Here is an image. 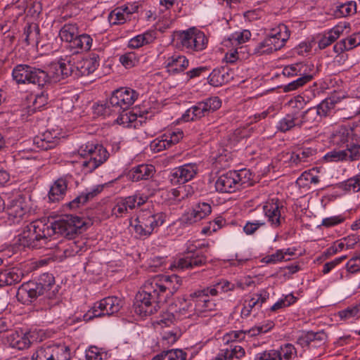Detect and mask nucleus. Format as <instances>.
<instances>
[{"label": "nucleus", "mask_w": 360, "mask_h": 360, "mask_svg": "<svg viewBox=\"0 0 360 360\" xmlns=\"http://www.w3.org/2000/svg\"><path fill=\"white\" fill-rule=\"evenodd\" d=\"M7 340L9 345L11 347L18 349L19 350L28 348L31 344L27 334H20L18 332H13L11 333L8 336Z\"/></svg>", "instance_id": "obj_28"}, {"label": "nucleus", "mask_w": 360, "mask_h": 360, "mask_svg": "<svg viewBox=\"0 0 360 360\" xmlns=\"http://www.w3.org/2000/svg\"><path fill=\"white\" fill-rule=\"evenodd\" d=\"M236 174L240 179V181H238V184L240 187V188H245L247 186L252 185V183L250 182L251 180V174L248 170L243 169L239 172H236Z\"/></svg>", "instance_id": "obj_50"}, {"label": "nucleus", "mask_w": 360, "mask_h": 360, "mask_svg": "<svg viewBox=\"0 0 360 360\" xmlns=\"http://www.w3.org/2000/svg\"><path fill=\"white\" fill-rule=\"evenodd\" d=\"M316 169L313 168L308 172H304L297 179L296 184L300 187L308 186L310 181V178L312 172H316Z\"/></svg>", "instance_id": "obj_59"}, {"label": "nucleus", "mask_w": 360, "mask_h": 360, "mask_svg": "<svg viewBox=\"0 0 360 360\" xmlns=\"http://www.w3.org/2000/svg\"><path fill=\"white\" fill-rule=\"evenodd\" d=\"M103 353L96 346L89 347L85 352L86 360H103Z\"/></svg>", "instance_id": "obj_49"}, {"label": "nucleus", "mask_w": 360, "mask_h": 360, "mask_svg": "<svg viewBox=\"0 0 360 360\" xmlns=\"http://www.w3.org/2000/svg\"><path fill=\"white\" fill-rule=\"evenodd\" d=\"M82 156H88V160L82 162L83 169L86 172H92L100 165L103 164L108 158L109 153L107 150L100 144L88 143L82 145L79 150Z\"/></svg>", "instance_id": "obj_6"}, {"label": "nucleus", "mask_w": 360, "mask_h": 360, "mask_svg": "<svg viewBox=\"0 0 360 360\" xmlns=\"http://www.w3.org/2000/svg\"><path fill=\"white\" fill-rule=\"evenodd\" d=\"M186 353L181 349L163 351L154 356L152 360H186Z\"/></svg>", "instance_id": "obj_35"}, {"label": "nucleus", "mask_w": 360, "mask_h": 360, "mask_svg": "<svg viewBox=\"0 0 360 360\" xmlns=\"http://www.w3.org/2000/svg\"><path fill=\"white\" fill-rule=\"evenodd\" d=\"M173 279L177 276H158L147 280L135 297L134 311L141 316L153 314L160 309V304L166 301L172 292L170 290Z\"/></svg>", "instance_id": "obj_1"}, {"label": "nucleus", "mask_w": 360, "mask_h": 360, "mask_svg": "<svg viewBox=\"0 0 360 360\" xmlns=\"http://www.w3.org/2000/svg\"><path fill=\"white\" fill-rule=\"evenodd\" d=\"M356 4L352 1H348L338 6L334 11V15L336 18H343L356 13Z\"/></svg>", "instance_id": "obj_39"}, {"label": "nucleus", "mask_w": 360, "mask_h": 360, "mask_svg": "<svg viewBox=\"0 0 360 360\" xmlns=\"http://www.w3.org/2000/svg\"><path fill=\"white\" fill-rule=\"evenodd\" d=\"M164 137L168 140L169 146L177 143L183 138V131H177L164 134Z\"/></svg>", "instance_id": "obj_57"}, {"label": "nucleus", "mask_w": 360, "mask_h": 360, "mask_svg": "<svg viewBox=\"0 0 360 360\" xmlns=\"http://www.w3.org/2000/svg\"><path fill=\"white\" fill-rule=\"evenodd\" d=\"M360 311L359 306H355L352 307H348L345 310L340 311L339 312L340 318L342 319H349L352 317H354L356 316Z\"/></svg>", "instance_id": "obj_61"}, {"label": "nucleus", "mask_w": 360, "mask_h": 360, "mask_svg": "<svg viewBox=\"0 0 360 360\" xmlns=\"http://www.w3.org/2000/svg\"><path fill=\"white\" fill-rule=\"evenodd\" d=\"M24 34H25V41L27 44H38L39 41L40 30L37 24H28L25 27Z\"/></svg>", "instance_id": "obj_36"}, {"label": "nucleus", "mask_w": 360, "mask_h": 360, "mask_svg": "<svg viewBox=\"0 0 360 360\" xmlns=\"http://www.w3.org/2000/svg\"><path fill=\"white\" fill-rule=\"evenodd\" d=\"M304 66L305 65H304L302 63H297L288 65L284 68L283 73L284 75L287 76H294L297 75H301L302 68H304Z\"/></svg>", "instance_id": "obj_51"}, {"label": "nucleus", "mask_w": 360, "mask_h": 360, "mask_svg": "<svg viewBox=\"0 0 360 360\" xmlns=\"http://www.w3.org/2000/svg\"><path fill=\"white\" fill-rule=\"evenodd\" d=\"M281 360H290L296 356V349L291 344H286L277 350Z\"/></svg>", "instance_id": "obj_43"}, {"label": "nucleus", "mask_w": 360, "mask_h": 360, "mask_svg": "<svg viewBox=\"0 0 360 360\" xmlns=\"http://www.w3.org/2000/svg\"><path fill=\"white\" fill-rule=\"evenodd\" d=\"M278 129L282 132H286L295 127L300 128L297 110H294L283 117L278 124Z\"/></svg>", "instance_id": "obj_29"}, {"label": "nucleus", "mask_w": 360, "mask_h": 360, "mask_svg": "<svg viewBox=\"0 0 360 360\" xmlns=\"http://www.w3.org/2000/svg\"><path fill=\"white\" fill-rule=\"evenodd\" d=\"M70 350L64 344H45L36 352L34 360H70Z\"/></svg>", "instance_id": "obj_8"}, {"label": "nucleus", "mask_w": 360, "mask_h": 360, "mask_svg": "<svg viewBox=\"0 0 360 360\" xmlns=\"http://www.w3.org/2000/svg\"><path fill=\"white\" fill-rule=\"evenodd\" d=\"M79 34V29L76 23L65 24L59 32V36L62 41H65L71 44L72 41Z\"/></svg>", "instance_id": "obj_34"}, {"label": "nucleus", "mask_w": 360, "mask_h": 360, "mask_svg": "<svg viewBox=\"0 0 360 360\" xmlns=\"http://www.w3.org/2000/svg\"><path fill=\"white\" fill-rule=\"evenodd\" d=\"M12 77L17 84H32L44 88L51 82V77L44 70L26 64L16 65L12 71Z\"/></svg>", "instance_id": "obj_4"}, {"label": "nucleus", "mask_w": 360, "mask_h": 360, "mask_svg": "<svg viewBox=\"0 0 360 360\" xmlns=\"http://www.w3.org/2000/svg\"><path fill=\"white\" fill-rule=\"evenodd\" d=\"M19 241L22 245L30 248H51L48 246V242L46 241V239L37 236L27 226L19 235Z\"/></svg>", "instance_id": "obj_17"}, {"label": "nucleus", "mask_w": 360, "mask_h": 360, "mask_svg": "<svg viewBox=\"0 0 360 360\" xmlns=\"http://www.w3.org/2000/svg\"><path fill=\"white\" fill-rule=\"evenodd\" d=\"M98 65V56L95 53L89 58L75 62V78L89 75L97 69Z\"/></svg>", "instance_id": "obj_16"}, {"label": "nucleus", "mask_w": 360, "mask_h": 360, "mask_svg": "<svg viewBox=\"0 0 360 360\" xmlns=\"http://www.w3.org/2000/svg\"><path fill=\"white\" fill-rule=\"evenodd\" d=\"M179 41L184 48L194 51L204 50L207 44L205 34L195 27L181 32Z\"/></svg>", "instance_id": "obj_9"}, {"label": "nucleus", "mask_w": 360, "mask_h": 360, "mask_svg": "<svg viewBox=\"0 0 360 360\" xmlns=\"http://www.w3.org/2000/svg\"><path fill=\"white\" fill-rule=\"evenodd\" d=\"M116 115H118L115 122L120 125H128L129 123H131L136 120V115L132 113L131 111L128 110H122L120 112H117Z\"/></svg>", "instance_id": "obj_41"}, {"label": "nucleus", "mask_w": 360, "mask_h": 360, "mask_svg": "<svg viewBox=\"0 0 360 360\" xmlns=\"http://www.w3.org/2000/svg\"><path fill=\"white\" fill-rule=\"evenodd\" d=\"M236 171H229L221 174L215 182V188L221 193H233L240 188L238 181L240 179Z\"/></svg>", "instance_id": "obj_14"}, {"label": "nucleus", "mask_w": 360, "mask_h": 360, "mask_svg": "<svg viewBox=\"0 0 360 360\" xmlns=\"http://www.w3.org/2000/svg\"><path fill=\"white\" fill-rule=\"evenodd\" d=\"M67 190V182L63 179L56 180L51 187L49 198L52 202H58L62 200Z\"/></svg>", "instance_id": "obj_31"}, {"label": "nucleus", "mask_w": 360, "mask_h": 360, "mask_svg": "<svg viewBox=\"0 0 360 360\" xmlns=\"http://www.w3.org/2000/svg\"><path fill=\"white\" fill-rule=\"evenodd\" d=\"M345 188L347 191L358 192L360 191V175L348 179L345 183Z\"/></svg>", "instance_id": "obj_55"}, {"label": "nucleus", "mask_w": 360, "mask_h": 360, "mask_svg": "<svg viewBox=\"0 0 360 360\" xmlns=\"http://www.w3.org/2000/svg\"><path fill=\"white\" fill-rule=\"evenodd\" d=\"M212 212V207L210 203L202 202L198 203L192 210L188 212L183 216V221L187 224L197 222L207 216Z\"/></svg>", "instance_id": "obj_18"}, {"label": "nucleus", "mask_w": 360, "mask_h": 360, "mask_svg": "<svg viewBox=\"0 0 360 360\" xmlns=\"http://www.w3.org/2000/svg\"><path fill=\"white\" fill-rule=\"evenodd\" d=\"M198 166L195 163L185 164L173 169L170 173V181L173 184H184L196 175Z\"/></svg>", "instance_id": "obj_13"}, {"label": "nucleus", "mask_w": 360, "mask_h": 360, "mask_svg": "<svg viewBox=\"0 0 360 360\" xmlns=\"http://www.w3.org/2000/svg\"><path fill=\"white\" fill-rule=\"evenodd\" d=\"M75 62H72L70 59H61L58 65L56 67V70L60 71V76L58 75L56 72V81H60L69 76H72L75 78Z\"/></svg>", "instance_id": "obj_32"}, {"label": "nucleus", "mask_w": 360, "mask_h": 360, "mask_svg": "<svg viewBox=\"0 0 360 360\" xmlns=\"http://www.w3.org/2000/svg\"><path fill=\"white\" fill-rule=\"evenodd\" d=\"M313 77L311 75H304L296 80H294L287 85H285L283 88L285 92H288L291 91H294L297 88L302 86L307 82H310L312 79Z\"/></svg>", "instance_id": "obj_42"}, {"label": "nucleus", "mask_w": 360, "mask_h": 360, "mask_svg": "<svg viewBox=\"0 0 360 360\" xmlns=\"http://www.w3.org/2000/svg\"><path fill=\"white\" fill-rule=\"evenodd\" d=\"M84 225L83 219L77 216L67 214L48 224L42 220H36L27 225L29 229L38 237L46 239L55 233L71 238Z\"/></svg>", "instance_id": "obj_2"}, {"label": "nucleus", "mask_w": 360, "mask_h": 360, "mask_svg": "<svg viewBox=\"0 0 360 360\" xmlns=\"http://www.w3.org/2000/svg\"><path fill=\"white\" fill-rule=\"evenodd\" d=\"M278 31L271 34L266 38V44L269 46V50H274L276 51L281 49L284 45L285 41L290 37V33L287 27L281 25L278 27Z\"/></svg>", "instance_id": "obj_19"}, {"label": "nucleus", "mask_w": 360, "mask_h": 360, "mask_svg": "<svg viewBox=\"0 0 360 360\" xmlns=\"http://www.w3.org/2000/svg\"><path fill=\"white\" fill-rule=\"evenodd\" d=\"M138 94L129 88H121L113 91L109 101L94 106V113L98 116L110 117L122 110H128L134 104Z\"/></svg>", "instance_id": "obj_3"}, {"label": "nucleus", "mask_w": 360, "mask_h": 360, "mask_svg": "<svg viewBox=\"0 0 360 360\" xmlns=\"http://www.w3.org/2000/svg\"><path fill=\"white\" fill-rule=\"evenodd\" d=\"M309 333L310 335L312 336L311 338L313 342V347H319L325 343L327 335L323 330L316 333L309 331Z\"/></svg>", "instance_id": "obj_52"}, {"label": "nucleus", "mask_w": 360, "mask_h": 360, "mask_svg": "<svg viewBox=\"0 0 360 360\" xmlns=\"http://www.w3.org/2000/svg\"><path fill=\"white\" fill-rule=\"evenodd\" d=\"M28 212L29 207L23 198L12 200L6 208L8 221L10 224H19Z\"/></svg>", "instance_id": "obj_12"}, {"label": "nucleus", "mask_w": 360, "mask_h": 360, "mask_svg": "<svg viewBox=\"0 0 360 360\" xmlns=\"http://www.w3.org/2000/svg\"><path fill=\"white\" fill-rule=\"evenodd\" d=\"M250 51H251L252 54L258 56L269 54L274 52V50H269V46H267V44H266V38Z\"/></svg>", "instance_id": "obj_54"}, {"label": "nucleus", "mask_w": 360, "mask_h": 360, "mask_svg": "<svg viewBox=\"0 0 360 360\" xmlns=\"http://www.w3.org/2000/svg\"><path fill=\"white\" fill-rule=\"evenodd\" d=\"M233 288V285L227 281H221L216 283L213 285L203 289L205 292L210 293L212 296H216L219 292H224L229 290H231Z\"/></svg>", "instance_id": "obj_38"}, {"label": "nucleus", "mask_w": 360, "mask_h": 360, "mask_svg": "<svg viewBox=\"0 0 360 360\" xmlns=\"http://www.w3.org/2000/svg\"><path fill=\"white\" fill-rule=\"evenodd\" d=\"M45 292H46L44 290V287L41 283H38L37 281H30L23 283L18 288L16 298L20 302L27 304Z\"/></svg>", "instance_id": "obj_10"}, {"label": "nucleus", "mask_w": 360, "mask_h": 360, "mask_svg": "<svg viewBox=\"0 0 360 360\" xmlns=\"http://www.w3.org/2000/svg\"><path fill=\"white\" fill-rule=\"evenodd\" d=\"M165 219L166 214L164 212L142 211L134 221L135 233L139 238H148L156 229L165 223Z\"/></svg>", "instance_id": "obj_5"}, {"label": "nucleus", "mask_w": 360, "mask_h": 360, "mask_svg": "<svg viewBox=\"0 0 360 360\" xmlns=\"http://www.w3.org/2000/svg\"><path fill=\"white\" fill-rule=\"evenodd\" d=\"M229 346L231 352L230 354H232V359L233 358L239 359L245 355V349L241 346L234 345V342H231Z\"/></svg>", "instance_id": "obj_64"}, {"label": "nucleus", "mask_w": 360, "mask_h": 360, "mask_svg": "<svg viewBox=\"0 0 360 360\" xmlns=\"http://www.w3.org/2000/svg\"><path fill=\"white\" fill-rule=\"evenodd\" d=\"M169 148L168 140L164 137V134L160 138L154 139L150 144V148L155 153L160 152Z\"/></svg>", "instance_id": "obj_44"}, {"label": "nucleus", "mask_w": 360, "mask_h": 360, "mask_svg": "<svg viewBox=\"0 0 360 360\" xmlns=\"http://www.w3.org/2000/svg\"><path fill=\"white\" fill-rule=\"evenodd\" d=\"M155 39V32L147 31L142 34H139L129 41L128 46L131 49H138L145 44H150Z\"/></svg>", "instance_id": "obj_33"}, {"label": "nucleus", "mask_w": 360, "mask_h": 360, "mask_svg": "<svg viewBox=\"0 0 360 360\" xmlns=\"http://www.w3.org/2000/svg\"><path fill=\"white\" fill-rule=\"evenodd\" d=\"M146 201V197L137 195H131L124 198L117 199L112 209V215L116 217H122L124 214L129 213L130 210H134L136 207L144 204Z\"/></svg>", "instance_id": "obj_11"}, {"label": "nucleus", "mask_w": 360, "mask_h": 360, "mask_svg": "<svg viewBox=\"0 0 360 360\" xmlns=\"http://www.w3.org/2000/svg\"><path fill=\"white\" fill-rule=\"evenodd\" d=\"M113 24H122L126 21L127 16L122 8H116L110 14Z\"/></svg>", "instance_id": "obj_53"}, {"label": "nucleus", "mask_w": 360, "mask_h": 360, "mask_svg": "<svg viewBox=\"0 0 360 360\" xmlns=\"http://www.w3.org/2000/svg\"><path fill=\"white\" fill-rule=\"evenodd\" d=\"M48 103V94L45 91L37 94L33 101V105L34 109H40L44 107Z\"/></svg>", "instance_id": "obj_60"}, {"label": "nucleus", "mask_w": 360, "mask_h": 360, "mask_svg": "<svg viewBox=\"0 0 360 360\" xmlns=\"http://www.w3.org/2000/svg\"><path fill=\"white\" fill-rule=\"evenodd\" d=\"M280 207H282V205H280L278 200L276 201L272 200L271 202H267L263 207L264 214L268 218L269 221L272 226L276 227L281 224Z\"/></svg>", "instance_id": "obj_23"}, {"label": "nucleus", "mask_w": 360, "mask_h": 360, "mask_svg": "<svg viewBox=\"0 0 360 360\" xmlns=\"http://www.w3.org/2000/svg\"><path fill=\"white\" fill-rule=\"evenodd\" d=\"M24 276V272L18 267L6 269L0 272V281L2 287L11 285L21 281Z\"/></svg>", "instance_id": "obj_25"}, {"label": "nucleus", "mask_w": 360, "mask_h": 360, "mask_svg": "<svg viewBox=\"0 0 360 360\" xmlns=\"http://www.w3.org/2000/svg\"><path fill=\"white\" fill-rule=\"evenodd\" d=\"M207 262V257L201 252L189 250L188 255L175 261L172 266L179 269H193L201 266Z\"/></svg>", "instance_id": "obj_15"}, {"label": "nucleus", "mask_w": 360, "mask_h": 360, "mask_svg": "<svg viewBox=\"0 0 360 360\" xmlns=\"http://www.w3.org/2000/svg\"><path fill=\"white\" fill-rule=\"evenodd\" d=\"M188 63L186 56L174 54L167 58L165 67L168 72L176 74L184 71L188 67Z\"/></svg>", "instance_id": "obj_24"}, {"label": "nucleus", "mask_w": 360, "mask_h": 360, "mask_svg": "<svg viewBox=\"0 0 360 360\" xmlns=\"http://www.w3.org/2000/svg\"><path fill=\"white\" fill-rule=\"evenodd\" d=\"M274 326V323L272 321H269L266 324L256 326L248 331V333L251 335H256L261 333H265L270 330Z\"/></svg>", "instance_id": "obj_56"}, {"label": "nucleus", "mask_w": 360, "mask_h": 360, "mask_svg": "<svg viewBox=\"0 0 360 360\" xmlns=\"http://www.w3.org/2000/svg\"><path fill=\"white\" fill-rule=\"evenodd\" d=\"M209 295L210 294L205 292L204 290H198L191 294L198 311H212L216 309L217 304L214 300L210 299Z\"/></svg>", "instance_id": "obj_20"}, {"label": "nucleus", "mask_w": 360, "mask_h": 360, "mask_svg": "<svg viewBox=\"0 0 360 360\" xmlns=\"http://www.w3.org/2000/svg\"><path fill=\"white\" fill-rule=\"evenodd\" d=\"M229 75L224 72V69H214L208 76V82L213 86H221L228 82Z\"/></svg>", "instance_id": "obj_37"}, {"label": "nucleus", "mask_w": 360, "mask_h": 360, "mask_svg": "<svg viewBox=\"0 0 360 360\" xmlns=\"http://www.w3.org/2000/svg\"><path fill=\"white\" fill-rule=\"evenodd\" d=\"M255 360H281L278 357V353L276 349L266 350L260 353H258Z\"/></svg>", "instance_id": "obj_48"}, {"label": "nucleus", "mask_w": 360, "mask_h": 360, "mask_svg": "<svg viewBox=\"0 0 360 360\" xmlns=\"http://www.w3.org/2000/svg\"><path fill=\"white\" fill-rule=\"evenodd\" d=\"M300 129L304 128L309 129L313 126L316 125L320 121L321 118L319 115V111L314 107L310 108L304 111L297 110Z\"/></svg>", "instance_id": "obj_21"}, {"label": "nucleus", "mask_w": 360, "mask_h": 360, "mask_svg": "<svg viewBox=\"0 0 360 360\" xmlns=\"http://www.w3.org/2000/svg\"><path fill=\"white\" fill-rule=\"evenodd\" d=\"M101 310H103L105 315L110 316L118 312L122 307V300L115 296L102 299L97 305Z\"/></svg>", "instance_id": "obj_26"}, {"label": "nucleus", "mask_w": 360, "mask_h": 360, "mask_svg": "<svg viewBox=\"0 0 360 360\" xmlns=\"http://www.w3.org/2000/svg\"><path fill=\"white\" fill-rule=\"evenodd\" d=\"M298 151L304 162L312 160V157L316 154V150L311 148H303L298 149Z\"/></svg>", "instance_id": "obj_63"}, {"label": "nucleus", "mask_w": 360, "mask_h": 360, "mask_svg": "<svg viewBox=\"0 0 360 360\" xmlns=\"http://www.w3.org/2000/svg\"><path fill=\"white\" fill-rule=\"evenodd\" d=\"M154 167L151 165H140L134 167L129 174V177L133 181H139L148 179L153 176Z\"/></svg>", "instance_id": "obj_27"}, {"label": "nucleus", "mask_w": 360, "mask_h": 360, "mask_svg": "<svg viewBox=\"0 0 360 360\" xmlns=\"http://www.w3.org/2000/svg\"><path fill=\"white\" fill-rule=\"evenodd\" d=\"M98 304H99V302H96L94 304L93 307L90 310H89L85 314H84V316H83L84 321H89L92 320L94 318H98V317H101V316H105L104 311L101 310L98 307H96Z\"/></svg>", "instance_id": "obj_47"}, {"label": "nucleus", "mask_w": 360, "mask_h": 360, "mask_svg": "<svg viewBox=\"0 0 360 360\" xmlns=\"http://www.w3.org/2000/svg\"><path fill=\"white\" fill-rule=\"evenodd\" d=\"M37 283H41L44 287V290L48 292L54 285L55 278L52 274L46 273L41 275Z\"/></svg>", "instance_id": "obj_46"}, {"label": "nucleus", "mask_w": 360, "mask_h": 360, "mask_svg": "<svg viewBox=\"0 0 360 360\" xmlns=\"http://www.w3.org/2000/svg\"><path fill=\"white\" fill-rule=\"evenodd\" d=\"M265 225L263 221H255L253 222L248 221L245 225L243 230L246 234H253L260 226Z\"/></svg>", "instance_id": "obj_58"}, {"label": "nucleus", "mask_w": 360, "mask_h": 360, "mask_svg": "<svg viewBox=\"0 0 360 360\" xmlns=\"http://www.w3.org/2000/svg\"><path fill=\"white\" fill-rule=\"evenodd\" d=\"M221 105V101L219 97L207 98L204 101L198 102L195 105L188 109L183 115V119L186 122L200 120L216 111Z\"/></svg>", "instance_id": "obj_7"}, {"label": "nucleus", "mask_w": 360, "mask_h": 360, "mask_svg": "<svg viewBox=\"0 0 360 360\" xmlns=\"http://www.w3.org/2000/svg\"><path fill=\"white\" fill-rule=\"evenodd\" d=\"M347 150H333L326 153L324 159L326 162H338L347 160Z\"/></svg>", "instance_id": "obj_45"}, {"label": "nucleus", "mask_w": 360, "mask_h": 360, "mask_svg": "<svg viewBox=\"0 0 360 360\" xmlns=\"http://www.w3.org/2000/svg\"><path fill=\"white\" fill-rule=\"evenodd\" d=\"M59 142V139L53 136L51 131H46L33 139V144L36 148L47 150L55 148Z\"/></svg>", "instance_id": "obj_22"}, {"label": "nucleus", "mask_w": 360, "mask_h": 360, "mask_svg": "<svg viewBox=\"0 0 360 360\" xmlns=\"http://www.w3.org/2000/svg\"><path fill=\"white\" fill-rule=\"evenodd\" d=\"M335 104L336 102L329 98L323 100L320 104L314 108L319 111V115L321 119L323 117H326L329 115L330 112L334 109Z\"/></svg>", "instance_id": "obj_40"}, {"label": "nucleus", "mask_w": 360, "mask_h": 360, "mask_svg": "<svg viewBox=\"0 0 360 360\" xmlns=\"http://www.w3.org/2000/svg\"><path fill=\"white\" fill-rule=\"evenodd\" d=\"M120 61L125 68H130L135 65L136 57L132 53H127L120 56Z\"/></svg>", "instance_id": "obj_62"}, {"label": "nucleus", "mask_w": 360, "mask_h": 360, "mask_svg": "<svg viewBox=\"0 0 360 360\" xmlns=\"http://www.w3.org/2000/svg\"><path fill=\"white\" fill-rule=\"evenodd\" d=\"M92 44L91 37L86 34H77V37L69 45L70 49L74 53H77L82 51H89Z\"/></svg>", "instance_id": "obj_30"}]
</instances>
